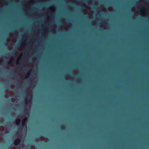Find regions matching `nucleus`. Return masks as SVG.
<instances>
[{
    "label": "nucleus",
    "instance_id": "nucleus-1",
    "mask_svg": "<svg viewBox=\"0 0 149 149\" xmlns=\"http://www.w3.org/2000/svg\"><path fill=\"white\" fill-rule=\"evenodd\" d=\"M27 118L25 117L22 120V131L26 132L27 130V127L26 126V122L27 120Z\"/></svg>",
    "mask_w": 149,
    "mask_h": 149
},
{
    "label": "nucleus",
    "instance_id": "nucleus-2",
    "mask_svg": "<svg viewBox=\"0 0 149 149\" xmlns=\"http://www.w3.org/2000/svg\"><path fill=\"white\" fill-rule=\"evenodd\" d=\"M22 56V54H21L19 55V56L17 58V61H16V63L17 65L19 64V61L20 60Z\"/></svg>",
    "mask_w": 149,
    "mask_h": 149
},
{
    "label": "nucleus",
    "instance_id": "nucleus-3",
    "mask_svg": "<svg viewBox=\"0 0 149 149\" xmlns=\"http://www.w3.org/2000/svg\"><path fill=\"white\" fill-rule=\"evenodd\" d=\"M20 141V139H16L14 141V145H17L19 143Z\"/></svg>",
    "mask_w": 149,
    "mask_h": 149
},
{
    "label": "nucleus",
    "instance_id": "nucleus-4",
    "mask_svg": "<svg viewBox=\"0 0 149 149\" xmlns=\"http://www.w3.org/2000/svg\"><path fill=\"white\" fill-rule=\"evenodd\" d=\"M20 119L19 118H17V120H16L15 121V123H16V124L17 125H18L19 124V123L20 122Z\"/></svg>",
    "mask_w": 149,
    "mask_h": 149
},
{
    "label": "nucleus",
    "instance_id": "nucleus-5",
    "mask_svg": "<svg viewBox=\"0 0 149 149\" xmlns=\"http://www.w3.org/2000/svg\"><path fill=\"white\" fill-rule=\"evenodd\" d=\"M30 72H29L27 74H26V78H27V77H28V76H29V75H30Z\"/></svg>",
    "mask_w": 149,
    "mask_h": 149
},
{
    "label": "nucleus",
    "instance_id": "nucleus-6",
    "mask_svg": "<svg viewBox=\"0 0 149 149\" xmlns=\"http://www.w3.org/2000/svg\"><path fill=\"white\" fill-rule=\"evenodd\" d=\"M14 60V58H12L11 59V61H13V60Z\"/></svg>",
    "mask_w": 149,
    "mask_h": 149
},
{
    "label": "nucleus",
    "instance_id": "nucleus-7",
    "mask_svg": "<svg viewBox=\"0 0 149 149\" xmlns=\"http://www.w3.org/2000/svg\"><path fill=\"white\" fill-rule=\"evenodd\" d=\"M1 61H0V64H1Z\"/></svg>",
    "mask_w": 149,
    "mask_h": 149
}]
</instances>
